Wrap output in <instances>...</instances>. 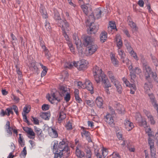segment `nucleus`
<instances>
[{"label": "nucleus", "mask_w": 158, "mask_h": 158, "mask_svg": "<svg viewBox=\"0 0 158 158\" xmlns=\"http://www.w3.org/2000/svg\"><path fill=\"white\" fill-rule=\"evenodd\" d=\"M93 71L95 81L97 83H99L100 82V78L105 75L104 72L96 65L93 68Z\"/></svg>", "instance_id": "1"}, {"label": "nucleus", "mask_w": 158, "mask_h": 158, "mask_svg": "<svg viewBox=\"0 0 158 158\" xmlns=\"http://www.w3.org/2000/svg\"><path fill=\"white\" fill-rule=\"evenodd\" d=\"M89 30L88 29V33L89 34H95L99 29V25L91 22L89 26Z\"/></svg>", "instance_id": "2"}, {"label": "nucleus", "mask_w": 158, "mask_h": 158, "mask_svg": "<svg viewBox=\"0 0 158 158\" xmlns=\"http://www.w3.org/2000/svg\"><path fill=\"white\" fill-rule=\"evenodd\" d=\"M141 73V69L138 67H135L132 70L131 72H130V76L131 77V82L134 83V79L136 76V74H139Z\"/></svg>", "instance_id": "3"}, {"label": "nucleus", "mask_w": 158, "mask_h": 158, "mask_svg": "<svg viewBox=\"0 0 158 158\" xmlns=\"http://www.w3.org/2000/svg\"><path fill=\"white\" fill-rule=\"evenodd\" d=\"M94 39L91 36H85L83 39V44L85 47H88L94 43Z\"/></svg>", "instance_id": "4"}, {"label": "nucleus", "mask_w": 158, "mask_h": 158, "mask_svg": "<svg viewBox=\"0 0 158 158\" xmlns=\"http://www.w3.org/2000/svg\"><path fill=\"white\" fill-rule=\"evenodd\" d=\"M63 139L61 142L59 143L58 145V148L57 149L59 150L60 151H62L63 152H65L68 153L69 152V147L67 145Z\"/></svg>", "instance_id": "5"}, {"label": "nucleus", "mask_w": 158, "mask_h": 158, "mask_svg": "<svg viewBox=\"0 0 158 158\" xmlns=\"http://www.w3.org/2000/svg\"><path fill=\"white\" fill-rule=\"evenodd\" d=\"M73 66L77 68L79 70H83L87 68V65L84 64L82 61L76 62L74 61L73 62Z\"/></svg>", "instance_id": "6"}, {"label": "nucleus", "mask_w": 158, "mask_h": 158, "mask_svg": "<svg viewBox=\"0 0 158 158\" xmlns=\"http://www.w3.org/2000/svg\"><path fill=\"white\" fill-rule=\"evenodd\" d=\"M118 54L120 56V59L123 63H125L127 65L129 64L130 61L128 58L125 57V54L124 51L121 50H118Z\"/></svg>", "instance_id": "7"}, {"label": "nucleus", "mask_w": 158, "mask_h": 158, "mask_svg": "<svg viewBox=\"0 0 158 158\" xmlns=\"http://www.w3.org/2000/svg\"><path fill=\"white\" fill-rule=\"evenodd\" d=\"M103 76H102L100 78V81H101L102 83L103 84V87H111V85L108 79L106 77V75L105 74Z\"/></svg>", "instance_id": "8"}, {"label": "nucleus", "mask_w": 158, "mask_h": 158, "mask_svg": "<svg viewBox=\"0 0 158 158\" xmlns=\"http://www.w3.org/2000/svg\"><path fill=\"white\" fill-rule=\"evenodd\" d=\"M84 86L85 88H86L88 90L90 91L91 94L93 93V87L92 83L89 80L86 79L84 83Z\"/></svg>", "instance_id": "9"}, {"label": "nucleus", "mask_w": 158, "mask_h": 158, "mask_svg": "<svg viewBox=\"0 0 158 158\" xmlns=\"http://www.w3.org/2000/svg\"><path fill=\"white\" fill-rule=\"evenodd\" d=\"M58 144V142L56 141L55 142L54 145L53 146V150H55L56 151L54 152V158H61L62 155H63V152H61L60 151L59 153L58 152V150L57 149L56 146ZM54 150H53V152Z\"/></svg>", "instance_id": "10"}, {"label": "nucleus", "mask_w": 158, "mask_h": 158, "mask_svg": "<svg viewBox=\"0 0 158 158\" xmlns=\"http://www.w3.org/2000/svg\"><path fill=\"white\" fill-rule=\"evenodd\" d=\"M67 87L63 85H60L58 87L59 93L61 97L64 96L66 93L68 92Z\"/></svg>", "instance_id": "11"}, {"label": "nucleus", "mask_w": 158, "mask_h": 158, "mask_svg": "<svg viewBox=\"0 0 158 158\" xmlns=\"http://www.w3.org/2000/svg\"><path fill=\"white\" fill-rule=\"evenodd\" d=\"M58 25L61 28L63 31H65V28H67L69 26V23L65 19H61L60 21L57 23Z\"/></svg>", "instance_id": "12"}, {"label": "nucleus", "mask_w": 158, "mask_h": 158, "mask_svg": "<svg viewBox=\"0 0 158 158\" xmlns=\"http://www.w3.org/2000/svg\"><path fill=\"white\" fill-rule=\"evenodd\" d=\"M49 134L52 138H56L58 137V133L55 128L50 127L48 128Z\"/></svg>", "instance_id": "13"}, {"label": "nucleus", "mask_w": 158, "mask_h": 158, "mask_svg": "<svg viewBox=\"0 0 158 158\" xmlns=\"http://www.w3.org/2000/svg\"><path fill=\"white\" fill-rule=\"evenodd\" d=\"M87 49L89 54L94 53L97 50V46L93 43L92 45L87 47Z\"/></svg>", "instance_id": "14"}, {"label": "nucleus", "mask_w": 158, "mask_h": 158, "mask_svg": "<svg viewBox=\"0 0 158 158\" xmlns=\"http://www.w3.org/2000/svg\"><path fill=\"white\" fill-rule=\"evenodd\" d=\"M125 128L127 130L130 131L134 127L133 123L130 122L127 119L125 121L124 123Z\"/></svg>", "instance_id": "15"}, {"label": "nucleus", "mask_w": 158, "mask_h": 158, "mask_svg": "<svg viewBox=\"0 0 158 158\" xmlns=\"http://www.w3.org/2000/svg\"><path fill=\"white\" fill-rule=\"evenodd\" d=\"M113 83L116 88L117 91L119 94H121L122 92L123 89L122 86L119 82L118 81H114Z\"/></svg>", "instance_id": "16"}, {"label": "nucleus", "mask_w": 158, "mask_h": 158, "mask_svg": "<svg viewBox=\"0 0 158 158\" xmlns=\"http://www.w3.org/2000/svg\"><path fill=\"white\" fill-rule=\"evenodd\" d=\"M65 110V108L64 107L63 108H62L60 111L59 116L58 119L59 121H61L66 118V114L64 113Z\"/></svg>", "instance_id": "17"}, {"label": "nucleus", "mask_w": 158, "mask_h": 158, "mask_svg": "<svg viewBox=\"0 0 158 158\" xmlns=\"http://www.w3.org/2000/svg\"><path fill=\"white\" fill-rule=\"evenodd\" d=\"M105 120L107 123L110 125L113 123L114 122L111 115L110 114H107L105 117Z\"/></svg>", "instance_id": "18"}, {"label": "nucleus", "mask_w": 158, "mask_h": 158, "mask_svg": "<svg viewBox=\"0 0 158 158\" xmlns=\"http://www.w3.org/2000/svg\"><path fill=\"white\" fill-rule=\"evenodd\" d=\"M109 25L110 26L108 27V30L109 33L112 34V33H111L112 29H115L116 31H117V29L116 28V26L114 22L110 21L109 22Z\"/></svg>", "instance_id": "19"}, {"label": "nucleus", "mask_w": 158, "mask_h": 158, "mask_svg": "<svg viewBox=\"0 0 158 158\" xmlns=\"http://www.w3.org/2000/svg\"><path fill=\"white\" fill-rule=\"evenodd\" d=\"M76 154L78 158H82V157H84L85 156L84 152L80 150L77 147L76 148Z\"/></svg>", "instance_id": "20"}, {"label": "nucleus", "mask_w": 158, "mask_h": 158, "mask_svg": "<svg viewBox=\"0 0 158 158\" xmlns=\"http://www.w3.org/2000/svg\"><path fill=\"white\" fill-rule=\"evenodd\" d=\"M23 130L27 134L31 136H35V134L31 128L27 127H23Z\"/></svg>", "instance_id": "21"}, {"label": "nucleus", "mask_w": 158, "mask_h": 158, "mask_svg": "<svg viewBox=\"0 0 158 158\" xmlns=\"http://www.w3.org/2000/svg\"><path fill=\"white\" fill-rule=\"evenodd\" d=\"M40 116L45 120H48L50 117V113L48 112H42L40 115Z\"/></svg>", "instance_id": "22"}, {"label": "nucleus", "mask_w": 158, "mask_h": 158, "mask_svg": "<svg viewBox=\"0 0 158 158\" xmlns=\"http://www.w3.org/2000/svg\"><path fill=\"white\" fill-rule=\"evenodd\" d=\"M107 38V33L105 31L102 32L100 35V41L103 43L106 40Z\"/></svg>", "instance_id": "23"}, {"label": "nucleus", "mask_w": 158, "mask_h": 158, "mask_svg": "<svg viewBox=\"0 0 158 158\" xmlns=\"http://www.w3.org/2000/svg\"><path fill=\"white\" fill-rule=\"evenodd\" d=\"M75 42L78 51H82V47L81 46V40L78 38H77V40L75 41Z\"/></svg>", "instance_id": "24"}, {"label": "nucleus", "mask_w": 158, "mask_h": 158, "mask_svg": "<svg viewBox=\"0 0 158 158\" xmlns=\"http://www.w3.org/2000/svg\"><path fill=\"white\" fill-rule=\"evenodd\" d=\"M103 100L102 98L100 97H98L96 99V103L97 106L100 108L103 104Z\"/></svg>", "instance_id": "25"}, {"label": "nucleus", "mask_w": 158, "mask_h": 158, "mask_svg": "<svg viewBox=\"0 0 158 158\" xmlns=\"http://www.w3.org/2000/svg\"><path fill=\"white\" fill-rule=\"evenodd\" d=\"M34 130L35 132L37 133V136L39 138H41L43 137L42 131L39 128L37 127L36 126L34 127Z\"/></svg>", "instance_id": "26"}, {"label": "nucleus", "mask_w": 158, "mask_h": 158, "mask_svg": "<svg viewBox=\"0 0 158 158\" xmlns=\"http://www.w3.org/2000/svg\"><path fill=\"white\" fill-rule=\"evenodd\" d=\"M139 125L141 127H143L144 128L147 127L146 121L143 119L142 118L138 120Z\"/></svg>", "instance_id": "27"}, {"label": "nucleus", "mask_w": 158, "mask_h": 158, "mask_svg": "<svg viewBox=\"0 0 158 158\" xmlns=\"http://www.w3.org/2000/svg\"><path fill=\"white\" fill-rule=\"evenodd\" d=\"M148 142L149 145L150 146V151L156 150L155 148H154V142L153 139L150 137H149L148 139Z\"/></svg>", "instance_id": "28"}, {"label": "nucleus", "mask_w": 158, "mask_h": 158, "mask_svg": "<svg viewBox=\"0 0 158 158\" xmlns=\"http://www.w3.org/2000/svg\"><path fill=\"white\" fill-rule=\"evenodd\" d=\"M110 56L111 60L113 64L114 65H118V61L117 60V59L115 58V55L112 53H110Z\"/></svg>", "instance_id": "29"}, {"label": "nucleus", "mask_w": 158, "mask_h": 158, "mask_svg": "<svg viewBox=\"0 0 158 158\" xmlns=\"http://www.w3.org/2000/svg\"><path fill=\"white\" fill-rule=\"evenodd\" d=\"M129 24L132 29V31L133 32L136 31L138 30V28L136 26L135 24L132 21H129Z\"/></svg>", "instance_id": "30"}, {"label": "nucleus", "mask_w": 158, "mask_h": 158, "mask_svg": "<svg viewBox=\"0 0 158 158\" xmlns=\"http://www.w3.org/2000/svg\"><path fill=\"white\" fill-rule=\"evenodd\" d=\"M54 18L56 20V23H58L61 19L59 13L57 11H55L54 12Z\"/></svg>", "instance_id": "31"}, {"label": "nucleus", "mask_w": 158, "mask_h": 158, "mask_svg": "<svg viewBox=\"0 0 158 158\" xmlns=\"http://www.w3.org/2000/svg\"><path fill=\"white\" fill-rule=\"evenodd\" d=\"M150 102L154 108L156 110H158V104L156 98L150 100Z\"/></svg>", "instance_id": "32"}, {"label": "nucleus", "mask_w": 158, "mask_h": 158, "mask_svg": "<svg viewBox=\"0 0 158 158\" xmlns=\"http://www.w3.org/2000/svg\"><path fill=\"white\" fill-rule=\"evenodd\" d=\"M85 152L86 153V157L88 158H91L92 153L90 149L88 147H87L85 148Z\"/></svg>", "instance_id": "33"}, {"label": "nucleus", "mask_w": 158, "mask_h": 158, "mask_svg": "<svg viewBox=\"0 0 158 158\" xmlns=\"http://www.w3.org/2000/svg\"><path fill=\"white\" fill-rule=\"evenodd\" d=\"M108 76L112 82L114 83V81H117L115 78L112 73L111 71H109L108 72Z\"/></svg>", "instance_id": "34"}, {"label": "nucleus", "mask_w": 158, "mask_h": 158, "mask_svg": "<svg viewBox=\"0 0 158 158\" xmlns=\"http://www.w3.org/2000/svg\"><path fill=\"white\" fill-rule=\"evenodd\" d=\"M51 96L52 97V98H51L50 96H49L48 98V101L51 103H53V102L55 99L57 97L56 96L55 93H51Z\"/></svg>", "instance_id": "35"}, {"label": "nucleus", "mask_w": 158, "mask_h": 158, "mask_svg": "<svg viewBox=\"0 0 158 158\" xmlns=\"http://www.w3.org/2000/svg\"><path fill=\"white\" fill-rule=\"evenodd\" d=\"M19 138L18 142L20 144L21 147H23L25 145V143L23 142V139L21 137L22 134H19Z\"/></svg>", "instance_id": "36"}, {"label": "nucleus", "mask_w": 158, "mask_h": 158, "mask_svg": "<svg viewBox=\"0 0 158 158\" xmlns=\"http://www.w3.org/2000/svg\"><path fill=\"white\" fill-rule=\"evenodd\" d=\"M27 150L26 147H24L23 150L21 152L20 154V156L22 157H23V158H25L27 155Z\"/></svg>", "instance_id": "37"}, {"label": "nucleus", "mask_w": 158, "mask_h": 158, "mask_svg": "<svg viewBox=\"0 0 158 158\" xmlns=\"http://www.w3.org/2000/svg\"><path fill=\"white\" fill-rule=\"evenodd\" d=\"M82 10L83 12L86 15H88V7L87 6L85 5H81V6Z\"/></svg>", "instance_id": "38"}, {"label": "nucleus", "mask_w": 158, "mask_h": 158, "mask_svg": "<svg viewBox=\"0 0 158 158\" xmlns=\"http://www.w3.org/2000/svg\"><path fill=\"white\" fill-rule=\"evenodd\" d=\"M6 111L7 116H9L10 114L13 115L14 112L12 111V107L7 108L6 109Z\"/></svg>", "instance_id": "39"}, {"label": "nucleus", "mask_w": 158, "mask_h": 158, "mask_svg": "<svg viewBox=\"0 0 158 158\" xmlns=\"http://www.w3.org/2000/svg\"><path fill=\"white\" fill-rule=\"evenodd\" d=\"M151 73H145L144 75L146 79L148 81L149 83H151L152 81L150 75Z\"/></svg>", "instance_id": "40"}, {"label": "nucleus", "mask_w": 158, "mask_h": 158, "mask_svg": "<svg viewBox=\"0 0 158 158\" xmlns=\"http://www.w3.org/2000/svg\"><path fill=\"white\" fill-rule=\"evenodd\" d=\"M150 121V124L152 125H154L156 123V121L154 120L153 117L152 115L148 118Z\"/></svg>", "instance_id": "41"}, {"label": "nucleus", "mask_w": 158, "mask_h": 158, "mask_svg": "<svg viewBox=\"0 0 158 158\" xmlns=\"http://www.w3.org/2000/svg\"><path fill=\"white\" fill-rule=\"evenodd\" d=\"M81 128L83 129V133H81L82 136L83 137V135L85 136L86 137L90 135V134L89 131H85L84 129V128L83 127H81Z\"/></svg>", "instance_id": "42"}, {"label": "nucleus", "mask_w": 158, "mask_h": 158, "mask_svg": "<svg viewBox=\"0 0 158 158\" xmlns=\"http://www.w3.org/2000/svg\"><path fill=\"white\" fill-rule=\"evenodd\" d=\"M44 24L45 25H44V26L46 28V29H47V31H50V29L51 28L50 23L49 22H48L47 21H46V22H45Z\"/></svg>", "instance_id": "43"}, {"label": "nucleus", "mask_w": 158, "mask_h": 158, "mask_svg": "<svg viewBox=\"0 0 158 158\" xmlns=\"http://www.w3.org/2000/svg\"><path fill=\"white\" fill-rule=\"evenodd\" d=\"M65 96L64 97V99L66 102H68L70 99V95L69 93L67 92L65 94Z\"/></svg>", "instance_id": "44"}, {"label": "nucleus", "mask_w": 158, "mask_h": 158, "mask_svg": "<svg viewBox=\"0 0 158 158\" xmlns=\"http://www.w3.org/2000/svg\"><path fill=\"white\" fill-rule=\"evenodd\" d=\"M31 107L29 106H26L23 109V111L26 113H28L30 111Z\"/></svg>", "instance_id": "45"}, {"label": "nucleus", "mask_w": 158, "mask_h": 158, "mask_svg": "<svg viewBox=\"0 0 158 158\" xmlns=\"http://www.w3.org/2000/svg\"><path fill=\"white\" fill-rule=\"evenodd\" d=\"M96 12H95L96 15L98 18H100L101 16V15L102 13V11L99 9H98L96 11Z\"/></svg>", "instance_id": "46"}, {"label": "nucleus", "mask_w": 158, "mask_h": 158, "mask_svg": "<svg viewBox=\"0 0 158 158\" xmlns=\"http://www.w3.org/2000/svg\"><path fill=\"white\" fill-rule=\"evenodd\" d=\"M152 77L153 78L155 81L156 82L158 83V81H157L158 78L156 73L152 72Z\"/></svg>", "instance_id": "47"}, {"label": "nucleus", "mask_w": 158, "mask_h": 158, "mask_svg": "<svg viewBox=\"0 0 158 158\" xmlns=\"http://www.w3.org/2000/svg\"><path fill=\"white\" fill-rule=\"evenodd\" d=\"M125 45L126 46V47L127 49L129 52L131 51H132V50H133L132 48L131 47L129 43L127 42V43L125 44Z\"/></svg>", "instance_id": "48"}, {"label": "nucleus", "mask_w": 158, "mask_h": 158, "mask_svg": "<svg viewBox=\"0 0 158 158\" xmlns=\"http://www.w3.org/2000/svg\"><path fill=\"white\" fill-rule=\"evenodd\" d=\"M49 108V106L48 104H44L42 106V109L43 110H47Z\"/></svg>", "instance_id": "49"}, {"label": "nucleus", "mask_w": 158, "mask_h": 158, "mask_svg": "<svg viewBox=\"0 0 158 158\" xmlns=\"http://www.w3.org/2000/svg\"><path fill=\"white\" fill-rule=\"evenodd\" d=\"M67 43L70 48V50L71 51H73L74 50V48L73 47V44L70 41H69L68 42H67Z\"/></svg>", "instance_id": "50"}, {"label": "nucleus", "mask_w": 158, "mask_h": 158, "mask_svg": "<svg viewBox=\"0 0 158 158\" xmlns=\"http://www.w3.org/2000/svg\"><path fill=\"white\" fill-rule=\"evenodd\" d=\"M11 98L12 100L14 101L15 102H16V103L18 102L19 101V98L17 97L16 96L12 95V96L11 97Z\"/></svg>", "instance_id": "51"}, {"label": "nucleus", "mask_w": 158, "mask_h": 158, "mask_svg": "<svg viewBox=\"0 0 158 158\" xmlns=\"http://www.w3.org/2000/svg\"><path fill=\"white\" fill-rule=\"evenodd\" d=\"M151 151V158H156V150H152L150 151Z\"/></svg>", "instance_id": "52"}, {"label": "nucleus", "mask_w": 158, "mask_h": 158, "mask_svg": "<svg viewBox=\"0 0 158 158\" xmlns=\"http://www.w3.org/2000/svg\"><path fill=\"white\" fill-rule=\"evenodd\" d=\"M129 52L133 56V57L134 59H135L136 60H138V58L137 57V56L136 55V54L135 52L133 50L132 51H131Z\"/></svg>", "instance_id": "53"}, {"label": "nucleus", "mask_w": 158, "mask_h": 158, "mask_svg": "<svg viewBox=\"0 0 158 158\" xmlns=\"http://www.w3.org/2000/svg\"><path fill=\"white\" fill-rule=\"evenodd\" d=\"M152 60L154 65L156 67L158 66V60L155 57H152Z\"/></svg>", "instance_id": "54"}, {"label": "nucleus", "mask_w": 158, "mask_h": 158, "mask_svg": "<svg viewBox=\"0 0 158 158\" xmlns=\"http://www.w3.org/2000/svg\"><path fill=\"white\" fill-rule=\"evenodd\" d=\"M40 46H41V47L43 49H44V51H46V52L47 50V49L46 48L45 45L44 43V41L40 42Z\"/></svg>", "instance_id": "55"}, {"label": "nucleus", "mask_w": 158, "mask_h": 158, "mask_svg": "<svg viewBox=\"0 0 158 158\" xmlns=\"http://www.w3.org/2000/svg\"><path fill=\"white\" fill-rule=\"evenodd\" d=\"M75 97L76 101L77 102L79 103H81L82 102V101L81 98L79 97V95H77L75 96Z\"/></svg>", "instance_id": "56"}, {"label": "nucleus", "mask_w": 158, "mask_h": 158, "mask_svg": "<svg viewBox=\"0 0 158 158\" xmlns=\"http://www.w3.org/2000/svg\"><path fill=\"white\" fill-rule=\"evenodd\" d=\"M63 35L64 36V38H65L67 42H68L69 41V36L66 34V32L65 31H63Z\"/></svg>", "instance_id": "57"}, {"label": "nucleus", "mask_w": 158, "mask_h": 158, "mask_svg": "<svg viewBox=\"0 0 158 158\" xmlns=\"http://www.w3.org/2000/svg\"><path fill=\"white\" fill-rule=\"evenodd\" d=\"M6 129L7 133H9L10 135H11L12 134L11 130H13V128L10 127H6Z\"/></svg>", "instance_id": "58"}, {"label": "nucleus", "mask_w": 158, "mask_h": 158, "mask_svg": "<svg viewBox=\"0 0 158 158\" xmlns=\"http://www.w3.org/2000/svg\"><path fill=\"white\" fill-rule=\"evenodd\" d=\"M31 117L32 119L31 120L32 121L34 122V124L37 125L39 124V121L37 118H34L33 116H32Z\"/></svg>", "instance_id": "59"}, {"label": "nucleus", "mask_w": 158, "mask_h": 158, "mask_svg": "<svg viewBox=\"0 0 158 158\" xmlns=\"http://www.w3.org/2000/svg\"><path fill=\"white\" fill-rule=\"evenodd\" d=\"M11 36L12 39V43L13 46L14 45V44H16V42H15V40H17V39L15 37V36L13 35V33H11Z\"/></svg>", "instance_id": "60"}, {"label": "nucleus", "mask_w": 158, "mask_h": 158, "mask_svg": "<svg viewBox=\"0 0 158 158\" xmlns=\"http://www.w3.org/2000/svg\"><path fill=\"white\" fill-rule=\"evenodd\" d=\"M116 41L117 43V45L118 47H121L122 45V43L121 40L119 39H116Z\"/></svg>", "instance_id": "61"}, {"label": "nucleus", "mask_w": 158, "mask_h": 158, "mask_svg": "<svg viewBox=\"0 0 158 158\" xmlns=\"http://www.w3.org/2000/svg\"><path fill=\"white\" fill-rule=\"evenodd\" d=\"M117 110L118 111V113L119 114H123L124 113V110L123 108H117Z\"/></svg>", "instance_id": "62"}, {"label": "nucleus", "mask_w": 158, "mask_h": 158, "mask_svg": "<svg viewBox=\"0 0 158 158\" xmlns=\"http://www.w3.org/2000/svg\"><path fill=\"white\" fill-rule=\"evenodd\" d=\"M143 112L148 118L152 115L151 113L149 111L146 110H143Z\"/></svg>", "instance_id": "63"}, {"label": "nucleus", "mask_w": 158, "mask_h": 158, "mask_svg": "<svg viewBox=\"0 0 158 158\" xmlns=\"http://www.w3.org/2000/svg\"><path fill=\"white\" fill-rule=\"evenodd\" d=\"M146 71V72L145 73H152V70L151 68L149 66H147V67L144 68Z\"/></svg>", "instance_id": "64"}]
</instances>
